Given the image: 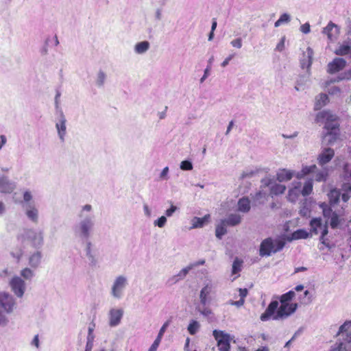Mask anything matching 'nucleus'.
I'll list each match as a JSON object with an SVG mask.
<instances>
[{
	"label": "nucleus",
	"instance_id": "obj_1",
	"mask_svg": "<svg viewBox=\"0 0 351 351\" xmlns=\"http://www.w3.org/2000/svg\"><path fill=\"white\" fill-rule=\"evenodd\" d=\"M278 301L270 302L265 311L261 315V320L267 321L272 315L273 319L275 320L287 318L296 311L298 304L296 303H281L278 308Z\"/></svg>",
	"mask_w": 351,
	"mask_h": 351
},
{
	"label": "nucleus",
	"instance_id": "obj_2",
	"mask_svg": "<svg viewBox=\"0 0 351 351\" xmlns=\"http://www.w3.org/2000/svg\"><path fill=\"white\" fill-rule=\"evenodd\" d=\"M79 219L78 222L73 228L74 234L82 241H89L95 225V217L81 215Z\"/></svg>",
	"mask_w": 351,
	"mask_h": 351
},
{
	"label": "nucleus",
	"instance_id": "obj_3",
	"mask_svg": "<svg viewBox=\"0 0 351 351\" xmlns=\"http://www.w3.org/2000/svg\"><path fill=\"white\" fill-rule=\"evenodd\" d=\"M261 191L256 193L255 199L259 200L261 199H266L267 195L265 189L267 188L269 190V195L271 197L278 196L285 193L287 187L285 185L277 183L276 181L270 176L263 178L261 181Z\"/></svg>",
	"mask_w": 351,
	"mask_h": 351
},
{
	"label": "nucleus",
	"instance_id": "obj_4",
	"mask_svg": "<svg viewBox=\"0 0 351 351\" xmlns=\"http://www.w3.org/2000/svg\"><path fill=\"white\" fill-rule=\"evenodd\" d=\"M302 184L300 181H293L289 186V190L286 198L287 201L291 203H295L302 195L304 197L308 196L313 192V180L308 179L304 183L302 189H301Z\"/></svg>",
	"mask_w": 351,
	"mask_h": 351
},
{
	"label": "nucleus",
	"instance_id": "obj_5",
	"mask_svg": "<svg viewBox=\"0 0 351 351\" xmlns=\"http://www.w3.org/2000/svg\"><path fill=\"white\" fill-rule=\"evenodd\" d=\"M18 239L28 243L36 250H40L44 245V231L40 228H26L18 235Z\"/></svg>",
	"mask_w": 351,
	"mask_h": 351
},
{
	"label": "nucleus",
	"instance_id": "obj_6",
	"mask_svg": "<svg viewBox=\"0 0 351 351\" xmlns=\"http://www.w3.org/2000/svg\"><path fill=\"white\" fill-rule=\"evenodd\" d=\"M284 246V241L267 238L262 241L260 246L259 254L261 256H269L272 253L280 251Z\"/></svg>",
	"mask_w": 351,
	"mask_h": 351
},
{
	"label": "nucleus",
	"instance_id": "obj_7",
	"mask_svg": "<svg viewBox=\"0 0 351 351\" xmlns=\"http://www.w3.org/2000/svg\"><path fill=\"white\" fill-rule=\"evenodd\" d=\"M317 123H325V128L327 132L336 131L338 132V123L337 116L330 111L324 110L319 112L315 118Z\"/></svg>",
	"mask_w": 351,
	"mask_h": 351
},
{
	"label": "nucleus",
	"instance_id": "obj_8",
	"mask_svg": "<svg viewBox=\"0 0 351 351\" xmlns=\"http://www.w3.org/2000/svg\"><path fill=\"white\" fill-rule=\"evenodd\" d=\"M16 308V302L14 296L8 292H0V309L8 314Z\"/></svg>",
	"mask_w": 351,
	"mask_h": 351
},
{
	"label": "nucleus",
	"instance_id": "obj_9",
	"mask_svg": "<svg viewBox=\"0 0 351 351\" xmlns=\"http://www.w3.org/2000/svg\"><path fill=\"white\" fill-rule=\"evenodd\" d=\"M127 285L128 279L125 276L123 275L117 276L114 279L111 287L112 296L116 299L121 298Z\"/></svg>",
	"mask_w": 351,
	"mask_h": 351
},
{
	"label": "nucleus",
	"instance_id": "obj_10",
	"mask_svg": "<svg viewBox=\"0 0 351 351\" xmlns=\"http://www.w3.org/2000/svg\"><path fill=\"white\" fill-rule=\"evenodd\" d=\"M9 286L17 298H23L26 291V284L24 280L18 276H14L9 281Z\"/></svg>",
	"mask_w": 351,
	"mask_h": 351
},
{
	"label": "nucleus",
	"instance_id": "obj_11",
	"mask_svg": "<svg viewBox=\"0 0 351 351\" xmlns=\"http://www.w3.org/2000/svg\"><path fill=\"white\" fill-rule=\"evenodd\" d=\"M213 335L217 341V346L219 351H230V335L225 333L222 330H214Z\"/></svg>",
	"mask_w": 351,
	"mask_h": 351
},
{
	"label": "nucleus",
	"instance_id": "obj_12",
	"mask_svg": "<svg viewBox=\"0 0 351 351\" xmlns=\"http://www.w3.org/2000/svg\"><path fill=\"white\" fill-rule=\"evenodd\" d=\"M84 251L89 265L95 267L99 263V253L91 241H86Z\"/></svg>",
	"mask_w": 351,
	"mask_h": 351
},
{
	"label": "nucleus",
	"instance_id": "obj_13",
	"mask_svg": "<svg viewBox=\"0 0 351 351\" xmlns=\"http://www.w3.org/2000/svg\"><path fill=\"white\" fill-rule=\"evenodd\" d=\"M123 309L121 308H111L108 313V325L110 327L119 326L123 316Z\"/></svg>",
	"mask_w": 351,
	"mask_h": 351
},
{
	"label": "nucleus",
	"instance_id": "obj_14",
	"mask_svg": "<svg viewBox=\"0 0 351 351\" xmlns=\"http://www.w3.org/2000/svg\"><path fill=\"white\" fill-rule=\"evenodd\" d=\"M311 232L315 234L326 235L328 232V222H322L321 218H314L310 222Z\"/></svg>",
	"mask_w": 351,
	"mask_h": 351
},
{
	"label": "nucleus",
	"instance_id": "obj_15",
	"mask_svg": "<svg viewBox=\"0 0 351 351\" xmlns=\"http://www.w3.org/2000/svg\"><path fill=\"white\" fill-rule=\"evenodd\" d=\"M335 151L328 147H322L320 153L317 156V162L320 166L328 164L334 157Z\"/></svg>",
	"mask_w": 351,
	"mask_h": 351
},
{
	"label": "nucleus",
	"instance_id": "obj_16",
	"mask_svg": "<svg viewBox=\"0 0 351 351\" xmlns=\"http://www.w3.org/2000/svg\"><path fill=\"white\" fill-rule=\"evenodd\" d=\"M16 189V183L8 176H0V192L11 193Z\"/></svg>",
	"mask_w": 351,
	"mask_h": 351
},
{
	"label": "nucleus",
	"instance_id": "obj_17",
	"mask_svg": "<svg viewBox=\"0 0 351 351\" xmlns=\"http://www.w3.org/2000/svg\"><path fill=\"white\" fill-rule=\"evenodd\" d=\"M66 119L63 112H61L59 115L58 121L56 123V128L58 132V135L62 142L64 141V137L66 134Z\"/></svg>",
	"mask_w": 351,
	"mask_h": 351
},
{
	"label": "nucleus",
	"instance_id": "obj_18",
	"mask_svg": "<svg viewBox=\"0 0 351 351\" xmlns=\"http://www.w3.org/2000/svg\"><path fill=\"white\" fill-rule=\"evenodd\" d=\"M43 253L40 250H36V251L31 252L27 258L28 265L31 268L37 269L40 267L42 263Z\"/></svg>",
	"mask_w": 351,
	"mask_h": 351
},
{
	"label": "nucleus",
	"instance_id": "obj_19",
	"mask_svg": "<svg viewBox=\"0 0 351 351\" xmlns=\"http://www.w3.org/2000/svg\"><path fill=\"white\" fill-rule=\"evenodd\" d=\"M346 66V61L341 58H336L328 64L327 71L333 74L342 70Z\"/></svg>",
	"mask_w": 351,
	"mask_h": 351
},
{
	"label": "nucleus",
	"instance_id": "obj_20",
	"mask_svg": "<svg viewBox=\"0 0 351 351\" xmlns=\"http://www.w3.org/2000/svg\"><path fill=\"white\" fill-rule=\"evenodd\" d=\"M295 176V171L287 169H279L276 173V178L278 182L290 181Z\"/></svg>",
	"mask_w": 351,
	"mask_h": 351
},
{
	"label": "nucleus",
	"instance_id": "obj_21",
	"mask_svg": "<svg viewBox=\"0 0 351 351\" xmlns=\"http://www.w3.org/2000/svg\"><path fill=\"white\" fill-rule=\"evenodd\" d=\"M322 33L326 34L328 38L332 41L337 38L339 34V28L332 22H330L328 25L324 28Z\"/></svg>",
	"mask_w": 351,
	"mask_h": 351
},
{
	"label": "nucleus",
	"instance_id": "obj_22",
	"mask_svg": "<svg viewBox=\"0 0 351 351\" xmlns=\"http://www.w3.org/2000/svg\"><path fill=\"white\" fill-rule=\"evenodd\" d=\"M27 217L34 223L38 221V210L35 205L23 206Z\"/></svg>",
	"mask_w": 351,
	"mask_h": 351
},
{
	"label": "nucleus",
	"instance_id": "obj_23",
	"mask_svg": "<svg viewBox=\"0 0 351 351\" xmlns=\"http://www.w3.org/2000/svg\"><path fill=\"white\" fill-rule=\"evenodd\" d=\"M313 51L311 47H308L303 53V57L300 60L301 66L302 69H309L313 62Z\"/></svg>",
	"mask_w": 351,
	"mask_h": 351
},
{
	"label": "nucleus",
	"instance_id": "obj_24",
	"mask_svg": "<svg viewBox=\"0 0 351 351\" xmlns=\"http://www.w3.org/2000/svg\"><path fill=\"white\" fill-rule=\"evenodd\" d=\"M169 321H167L165 323H164V324L162 325V326L160 328V329L159 330V332L158 334L156 339H155V341H154V343H152V345L151 346V347L149 348L148 351H156V350H157L158 347L159 346V344L162 340L163 335H164L166 329L169 326Z\"/></svg>",
	"mask_w": 351,
	"mask_h": 351
},
{
	"label": "nucleus",
	"instance_id": "obj_25",
	"mask_svg": "<svg viewBox=\"0 0 351 351\" xmlns=\"http://www.w3.org/2000/svg\"><path fill=\"white\" fill-rule=\"evenodd\" d=\"M213 285L210 283H207L204 285V287L202 289L199 293V299L200 302L202 305L205 306L208 302V297L210 294L212 290H213Z\"/></svg>",
	"mask_w": 351,
	"mask_h": 351
},
{
	"label": "nucleus",
	"instance_id": "obj_26",
	"mask_svg": "<svg viewBox=\"0 0 351 351\" xmlns=\"http://www.w3.org/2000/svg\"><path fill=\"white\" fill-rule=\"evenodd\" d=\"M210 215H206L203 217H193L191 221V229L202 228L206 223H207L210 219Z\"/></svg>",
	"mask_w": 351,
	"mask_h": 351
},
{
	"label": "nucleus",
	"instance_id": "obj_27",
	"mask_svg": "<svg viewBox=\"0 0 351 351\" xmlns=\"http://www.w3.org/2000/svg\"><path fill=\"white\" fill-rule=\"evenodd\" d=\"M228 226H235L241 222V217L237 213H231L226 219H222Z\"/></svg>",
	"mask_w": 351,
	"mask_h": 351
},
{
	"label": "nucleus",
	"instance_id": "obj_28",
	"mask_svg": "<svg viewBox=\"0 0 351 351\" xmlns=\"http://www.w3.org/2000/svg\"><path fill=\"white\" fill-rule=\"evenodd\" d=\"M338 134V132L336 131L327 132L322 140L323 145L328 146L332 145L337 139Z\"/></svg>",
	"mask_w": 351,
	"mask_h": 351
},
{
	"label": "nucleus",
	"instance_id": "obj_29",
	"mask_svg": "<svg viewBox=\"0 0 351 351\" xmlns=\"http://www.w3.org/2000/svg\"><path fill=\"white\" fill-rule=\"evenodd\" d=\"M192 269V266L188 265L187 267L183 268L180 271V272L173 276H172L169 281L171 282L172 284L176 283L180 280L184 279L186 276L188 274L190 270Z\"/></svg>",
	"mask_w": 351,
	"mask_h": 351
},
{
	"label": "nucleus",
	"instance_id": "obj_30",
	"mask_svg": "<svg viewBox=\"0 0 351 351\" xmlns=\"http://www.w3.org/2000/svg\"><path fill=\"white\" fill-rule=\"evenodd\" d=\"M150 44L148 41H141L137 43L134 47V51L136 54H144L149 49Z\"/></svg>",
	"mask_w": 351,
	"mask_h": 351
},
{
	"label": "nucleus",
	"instance_id": "obj_31",
	"mask_svg": "<svg viewBox=\"0 0 351 351\" xmlns=\"http://www.w3.org/2000/svg\"><path fill=\"white\" fill-rule=\"evenodd\" d=\"M328 97L326 94L321 93L315 98L314 109L318 110L325 106L328 101Z\"/></svg>",
	"mask_w": 351,
	"mask_h": 351
},
{
	"label": "nucleus",
	"instance_id": "obj_32",
	"mask_svg": "<svg viewBox=\"0 0 351 351\" xmlns=\"http://www.w3.org/2000/svg\"><path fill=\"white\" fill-rule=\"evenodd\" d=\"M238 210L243 213H247L250 210V202L248 198L243 197L238 202Z\"/></svg>",
	"mask_w": 351,
	"mask_h": 351
},
{
	"label": "nucleus",
	"instance_id": "obj_33",
	"mask_svg": "<svg viewBox=\"0 0 351 351\" xmlns=\"http://www.w3.org/2000/svg\"><path fill=\"white\" fill-rule=\"evenodd\" d=\"M226 226H228L227 224L222 219L217 225L215 235L218 239H221L227 233Z\"/></svg>",
	"mask_w": 351,
	"mask_h": 351
},
{
	"label": "nucleus",
	"instance_id": "obj_34",
	"mask_svg": "<svg viewBox=\"0 0 351 351\" xmlns=\"http://www.w3.org/2000/svg\"><path fill=\"white\" fill-rule=\"evenodd\" d=\"M341 192L337 189H332L328 193L329 202L331 205L337 204L340 199Z\"/></svg>",
	"mask_w": 351,
	"mask_h": 351
},
{
	"label": "nucleus",
	"instance_id": "obj_35",
	"mask_svg": "<svg viewBox=\"0 0 351 351\" xmlns=\"http://www.w3.org/2000/svg\"><path fill=\"white\" fill-rule=\"evenodd\" d=\"M21 204L22 206L36 204L35 202L33 200V195L29 191H25L23 193V200L21 202Z\"/></svg>",
	"mask_w": 351,
	"mask_h": 351
},
{
	"label": "nucleus",
	"instance_id": "obj_36",
	"mask_svg": "<svg viewBox=\"0 0 351 351\" xmlns=\"http://www.w3.org/2000/svg\"><path fill=\"white\" fill-rule=\"evenodd\" d=\"M32 269L33 268L31 267H25L20 272V277L26 280H32L35 276V273Z\"/></svg>",
	"mask_w": 351,
	"mask_h": 351
},
{
	"label": "nucleus",
	"instance_id": "obj_37",
	"mask_svg": "<svg viewBox=\"0 0 351 351\" xmlns=\"http://www.w3.org/2000/svg\"><path fill=\"white\" fill-rule=\"evenodd\" d=\"M350 52H351V43H347L340 45L335 51V53L339 56L347 55Z\"/></svg>",
	"mask_w": 351,
	"mask_h": 351
},
{
	"label": "nucleus",
	"instance_id": "obj_38",
	"mask_svg": "<svg viewBox=\"0 0 351 351\" xmlns=\"http://www.w3.org/2000/svg\"><path fill=\"white\" fill-rule=\"evenodd\" d=\"M11 256L19 261L23 255V250L21 247H16L12 249L10 252Z\"/></svg>",
	"mask_w": 351,
	"mask_h": 351
},
{
	"label": "nucleus",
	"instance_id": "obj_39",
	"mask_svg": "<svg viewBox=\"0 0 351 351\" xmlns=\"http://www.w3.org/2000/svg\"><path fill=\"white\" fill-rule=\"evenodd\" d=\"M308 232L304 230L300 229L295 231L292 234L293 239H306L308 237Z\"/></svg>",
	"mask_w": 351,
	"mask_h": 351
},
{
	"label": "nucleus",
	"instance_id": "obj_40",
	"mask_svg": "<svg viewBox=\"0 0 351 351\" xmlns=\"http://www.w3.org/2000/svg\"><path fill=\"white\" fill-rule=\"evenodd\" d=\"M319 207L322 210L323 215L324 217L329 218L332 213H334L332 208L326 203L320 204Z\"/></svg>",
	"mask_w": 351,
	"mask_h": 351
},
{
	"label": "nucleus",
	"instance_id": "obj_41",
	"mask_svg": "<svg viewBox=\"0 0 351 351\" xmlns=\"http://www.w3.org/2000/svg\"><path fill=\"white\" fill-rule=\"evenodd\" d=\"M199 327H200V324H199V322L195 320H193L189 324L187 329H188L189 332L191 335H194L197 332Z\"/></svg>",
	"mask_w": 351,
	"mask_h": 351
},
{
	"label": "nucleus",
	"instance_id": "obj_42",
	"mask_svg": "<svg viewBox=\"0 0 351 351\" xmlns=\"http://www.w3.org/2000/svg\"><path fill=\"white\" fill-rule=\"evenodd\" d=\"M329 218H330V225L331 228L333 229L337 228L340 223L339 215L334 212Z\"/></svg>",
	"mask_w": 351,
	"mask_h": 351
},
{
	"label": "nucleus",
	"instance_id": "obj_43",
	"mask_svg": "<svg viewBox=\"0 0 351 351\" xmlns=\"http://www.w3.org/2000/svg\"><path fill=\"white\" fill-rule=\"evenodd\" d=\"M343 189H344L345 192L342 194L341 193V196L342 200L344 202H347L351 197V185H350V184L345 185L343 187Z\"/></svg>",
	"mask_w": 351,
	"mask_h": 351
},
{
	"label": "nucleus",
	"instance_id": "obj_44",
	"mask_svg": "<svg viewBox=\"0 0 351 351\" xmlns=\"http://www.w3.org/2000/svg\"><path fill=\"white\" fill-rule=\"evenodd\" d=\"M295 292L293 291H289V292L283 294L280 297V302L289 304V301H291L295 296Z\"/></svg>",
	"mask_w": 351,
	"mask_h": 351
},
{
	"label": "nucleus",
	"instance_id": "obj_45",
	"mask_svg": "<svg viewBox=\"0 0 351 351\" xmlns=\"http://www.w3.org/2000/svg\"><path fill=\"white\" fill-rule=\"evenodd\" d=\"M243 261L239 260V258H235L232 263V274H236L239 273L241 270Z\"/></svg>",
	"mask_w": 351,
	"mask_h": 351
},
{
	"label": "nucleus",
	"instance_id": "obj_46",
	"mask_svg": "<svg viewBox=\"0 0 351 351\" xmlns=\"http://www.w3.org/2000/svg\"><path fill=\"white\" fill-rule=\"evenodd\" d=\"M351 327V320L346 321L339 328V331L337 333V336L340 335L348 330Z\"/></svg>",
	"mask_w": 351,
	"mask_h": 351
},
{
	"label": "nucleus",
	"instance_id": "obj_47",
	"mask_svg": "<svg viewBox=\"0 0 351 351\" xmlns=\"http://www.w3.org/2000/svg\"><path fill=\"white\" fill-rule=\"evenodd\" d=\"M167 221V219L166 216L162 215V216L160 217L158 219H156L154 221V226H157L158 228H162L165 226Z\"/></svg>",
	"mask_w": 351,
	"mask_h": 351
},
{
	"label": "nucleus",
	"instance_id": "obj_48",
	"mask_svg": "<svg viewBox=\"0 0 351 351\" xmlns=\"http://www.w3.org/2000/svg\"><path fill=\"white\" fill-rule=\"evenodd\" d=\"M92 210V206L90 204H86L82 206L81 210L78 213V217H81V215L84 216H94L93 215H88L86 213Z\"/></svg>",
	"mask_w": 351,
	"mask_h": 351
},
{
	"label": "nucleus",
	"instance_id": "obj_49",
	"mask_svg": "<svg viewBox=\"0 0 351 351\" xmlns=\"http://www.w3.org/2000/svg\"><path fill=\"white\" fill-rule=\"evenodd\" d=\"M106 78V75L104 71H100L97 74V84L99 86L104 85Z\"/></svg>",
	"mask_w": 351,
	"mask_h": 351
},
{
	"label": "nucleus",
	"instance_id": "obj_50",
	"mask_svg": "<svg viewBox=\"0 0 351 351\" xmlns=\"http://www.w3.org/2000/svg\"><path fill=\"white\" fill-rule=\"evenodd\" d=\"M180 169L184 171H190L193 169V164L189 160H183L180 163Z\"/></svg>",
	"mask_w": 351,
	"mask_h": 351
},
{
	"label": "nucleus",
	"instance_id": "obj_51",
	"mask_svg": "<svg viewBox=\"0 0 351 351\" xmlns=\"http://www.w3.org/2000/svg\"><path fill=\"white\" fill-rule=\"evenodd\" d=\"M178 209H179L178 207L173 205V204H171L170 208L165 210V216H166V217H171L173 215L175 212L178 210Z\"/></svg>",
	"mask_w": 351,
	"mask_h": 351
},
{
	"label": "nucleus",
	"instance_id": "obj_52",
	"mask_svg": "<svg viewBox=\"0 0 351 351\" xmlns=\"http://www.w3.org/2000/svg\"><path fill=\"white\" fill-rule=\"evenodd\" d=\"M316 169H317L316 165H313L311 166L303 167L302 169V171H303V173L305 176H307V175L310 174L311 173L314 172Z\"/></svg>",
	"mask_w": 351,
	"mask_h": 351
},
{
	"label": "nucleus",
	"instance_id": "obj_53",
	"mask_svg": "<svg viewBox=\"0 0 351 351\" xmlns=\"http://www.w3.org/2000/svg\"><path fill=\"white\" fill-rule=\"evenodd\" d=\"M230 45L234 48L241 49L243 46L242 38H237L236 39L232 40L230 42Z\"/></svg>",
	"mask_w": 351,
	"mask_h": 351
},
{
	"label": "nucleus",
	"instance_id": "obj_54",
	"mask_svg": "<svg viewBox=\"0 0 351 351\" xmlns=\"http://www.w3.org/2000/svg\"><path fill=\"white\" fill-rule=\"evenodd\" d=\"M327 177V173L325 171H319L315 175V180L317 182L325 181Z\"/></svg>",
	"mask_w": 351,
	"mask_h": 351
},
{
	"label": "nucleus",
	"instance_id": "obj_55",
	"mask_svg": "<svg viewBox=\"0 0 351 351\" xmlns=\"http://www.w3.org/2000/svg\"><path fill=\"white\" fill-rule=\"evenodd\" d=\"M328 93L330 95H338L341 93V89L338 86H333L328 88Z\"/></svg>",
	"mask_w": 351,
	"mask_h": 351
},
{
	"label": "nucleus",
	"instance_id": "obj_56",
	"mask_svg": "<svg viewBox=\"0 0 351 351\" xmlns=\"http://www.w3.org/2000/svg\"><path fill=\"white\" fill-rule=\"evenodd\" d=\"M343 80L341 73L337 76L335 78H333L332 80H330V81H327L326 82V86H329L330 84L332 83H336V82H339Z\"/></svg>",
	"mask_w": 351,
	"mask_h": 351
},
{
	"label": "nucleus",
	"instance_id": "obj_57",
	"mask_svg": "<svg viewBox=\"0 0 351 351\" xmlns=\"http://www.w3.org/2000/svg\"><path fill=\"white\" fill-rule=\"evenodd\" d=\"M310 210L306 206L305 203L302 204V206H301L300 209V214L302 216H306L309 214Z\"/></svg>",
	"mask_w": 351,
	"mask_h": 351
},
{
	"label": "nucleus",
	"instance_id": "obj_58",
	"mask_svg": "<svg viewBox=\"0 0 351 351\" xmlns=\"http://www.w3.org/2000/svg\"><path fill=\"white\" fill-rule=\"evenodd\" d=\"M290 15L287 14V13H285L283 14H282L280 18H279V20L281 22V23H288L290 21Z\"/></svg>",
	"mask_w": 351,
	"mask_h": 351
},
{
	"label": "nucleus",
	"instance_id": "obj_59",
	"mask_svg": "<svg viewBox=\"0 0 351 351\" xmlns=\"http://www.w3.org/2000/svg\"><path fill=\"white\" fill-rule=\"evenodd\" d=\"M168 173H169V167H166L161 171V173L160 174V178L162 179V180H167L168 179V176H167Z\"/></svg>",
	"mask_w": 351,
	"mask_h": 351
},
{
	"label": "nucleus",
	"instance_id": "obj_60",
	"mask_svg": "<svg viewBox=\"0 0 351 351\" xmlns=\"http://www.w3.org/2000/svg\"><path fill=\"white\" fill-rule=\"evenodd\" d=\"M285 38L282 37L279 43L277 45L276 49L279 51H282L285 48Z\"/></svg>",
	"mask_w": 351,
	"mask_h": 351
},
{
	"label": "nucleus",
	"instance_id": "obj_61",
	"mask_svg": "<svg viewBox=\"0 0 351 351\" xmlns=\"http://www.w3.org/2000/svg\"><path fill=\"white\" fill-rule=\"evenodd\" d=\"M343 80H351V69L348 70L343 73H341Z\"/></svg>",
	"mask_w": 351,
	"mask_h": 351
},
{
	"label": "nucleus",
	"instance_id": "obj_62",
	"mask_svg": "<svg viewBox=\"0 0 351 351\" xmlns=\"http://www.w3.org/2000/svg\"><path fill=\"white\" fill-rule=\"evenodd\" d=\"M8 322V319L2 312L0 311V326H5Z\"/></svg>",
	"mask_w": 351,
	"mask_h": 351
},
{
	"label": "nucleus",
	"instance_id": "obj_63",
	"mask_svg": "<svg viewBox=\"0 0 351 351\" xmlns=\"http://www.w3.org/2000/svg\"><path fill=\"white\" fill-rule=\"evenodd\" d=\"M31 344L38 348L40 346L39 337L38 335H36L32 339Z\"/></svg>",
	"mask_w": 351,
	"mask_h": 351
},
{
	"label": "nucleus",
	"instance_id": "obj_64",
	"mask_svg": "<svg viewBox=\"0 0 351 351\" xmlns=\"http://www.w3.org/2000/svg\"><path fill=\"white\" fill-rule=\"evenodd\" d=\"M300 30L304 34H308L310 32V25L308 23H305L300 27Z\"/></svg>",
	"mask_w": 351,
	"mask_h": 351
}]
</instances>
